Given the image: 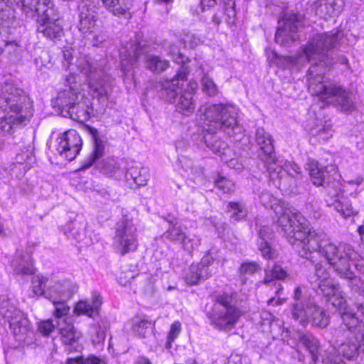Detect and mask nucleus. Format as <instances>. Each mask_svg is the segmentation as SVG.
Here are the masks:
<instances>
[{
    "label": "nucleus",
    "mask_w": 364,
    "mask_h": 364,
    "mask_svg": "<svg viewBox=\"0 0 364 364\" xmlns=\"http://www.w3.org/2000/svg\"><path fill=\"white\" fill-rule=\"evenodd\" d=\"M104 5L114 16H124L129 18L130 2L129 0H102Z\"/></svg>",
    "instance_id": "a19ab883"
},
{
    "label": "nucleus",
    "mask_w": 364,
    "mask_h": 364,
    "mask_svg": "<svg viewBox=\"0 0 364 364\" xmlns=\"http://www.w3.org/2000/svg\"><path fill=\"white\" fill-rule=\"evenodd\" d=\"M55 306V316L58 318H63L66 316L70 311V307L66 304L67 299H61L60 298L55 297L53 295L52 299H49Z\"/></svg>",
    "instance_id": "3c124183"
},
{
    "label": "nucleus",
    "mask_w": 364,
    "mask_h": 364,
    "mask_svg": "<svg viewBox=\"0 0 364 364\" xmlns=\"http://www.w3.org/2000/svg\"><path fill=\"white\" fill-rule=\"evenodd\" d=\"M261 267L256 262H245L240 267V274L243 283L246 282V276L254 274L260 270Z\"/></svg>",
    "instance_id": "603ef678"
},
{
    "label": "nucleus",
    "mask_w": 364,
    "mask_h": 364,
    "mask_svg": "<svg viewBox=\"0 0 364 364\" xmlns=\"http://www.w3.org/2000/svg\"><path fill=\"white\" fill-rule=\"evenodd\" d=\"M60 334L65 351L70 353L80 350L79 339L81 333L75 328L72 323L64 321L60 327Z\"/></svg>",
    "instance_id": "412c9836"
},
{
    "label": "nucleus",
    "mask_w": 364,
    "mask_h": 364,
    "mask_svg": "<svg viewBox=\"0 0 364 364\" xmlns=\"http://www.w3.org/2000/svg\"><path fill=\"white\" fill-rule=\"evenodd\" d=\"M126 177L127 179L132 178L139 186H145L149 178V168L139 166H131L127 171Z\"/></svg>",
    "instance_id": "37998d69"
},
{
    "label": "nucleus",
    "mask_w": 364,
    "mask_h": 364,
    "mask_svg": "<svg viewBox=\"0 0 364 364\" xmlns=\"http://www.w3.org/2000/svg\"><path fill=\"white\" fill-rule=\"evenodd\" d=\"M54 329V325L51 321H44L39 323L38 331L44 336L49 335Z\"/></svg>",
    "instance_id": "0e129e2a"
},
{
    "label": "nucleus",
    "mask_w": 364,
    "mask_h": 364,
    "mask_svg": "<svg viewBox=\"0 0 364 364\" xmlns=\"http://www.w3.org/2000/svg\"><path fill=\"white\" fill-rule=\"evenodd\" d=\"M343 327L341 326L339 330L336 331V336L343 333L344 336H349L350 334L355 336V339L360 343V349L364 351V322L357 318L354 314L346 312L342 316Z\"/></svg>",
    "instance_id": "dca6fc26"
},
{
    "label": "nucleus",
    "mask_w": 364,
    "mask_h": 364,
    "mask_svg": "<svg viewBox=\"0 0 364 364\" xmlns=\"http://www.w3.org/2000/svg\"><path fill=\"white\" fill-rule=\"evenodd\" d=\"M330 302L333 306L342 309L345 308L346 306V299L343 295V291L340 289L338 292H336L335 295H333V298L331 301H328Z\"/></svg>",
    "instance_id": "e2e57ef3"
},
{
    "label": "nucleus",
    "mask_w": 364,
    "mask_h": 364,
    "mask_svg": "<svg viewBox=\"0 0 364 364\" xmlns=\"http://www.w3.org/2000/svg\"><path fill=\"white\" fill-rule=\"evenodd\" d=\"M14 272L19 275H31L34 273L31 255L28 253L17 252L11 262Z\"/></svg>",
    "instance_id": "cd10ccee"
},
{
    "label": "nucleus",
    "mask_w": 364,
    "mask_h": 364,
    "mask_svg": "<svg viewBox=\"0 0 364 364\" xmlns=\"http://www.w3.org/2000/svg\"><path fill=\"white\" fill-rule=\"evenodd\" d=\"M136 232V228L131 220L123 218L117 223L113 245L121 255L136 249L138 243Z\"/></svg>",
    "instance_id": "1a4fd4ad"
},
{
    "label": "nucleus",
    "mask_w": 364,
    "mask_h": 364,
    "mask_svg": "<svg viewBox=\"0 0 364 364\" xmlns=\"http://www.w3.org/2000/svg\"><path fill=\"white\" fill-rule=\"evenodd\" d=\"M316 291L317 294L323 296L326 301H331L333 295L341 289L340 284L334 283L331 278L320 281L316 283Z\"/></svg>",
    "instance_id": "79ce46f5"
},
{
    "label": "nucleus",
    "mask_w": 364,
    "mask_h": 364,
    "mask_svg": "<svg viewBox=\"0 0 364 364\" xmlns=\"http://www.w3.org/2000/svg\"><path fill=\"white\" fill-rule=\"evenodd\" d=\"M338 329L335 330V331ZM334 336L336 338V344L338 346V352L342 354L343 357L348 360H352L355 358L358 354V350L360 348V343L355 339L353 334H350L349 336H344L343 333L339 334V337L336 336L334 332Z\"/></svg>",
    "instance_id": "5701e85b"
},
{
    "label": "nucleus",
    "mask_w": 364,
    "mask_h": 364,
    "mask_svg": "<svg viewBox=\"0 0 364 364\" xmlns=\"http://www.w3.org/2000/svg\"><path fill=\"white\" fill-rule=\"evenodd\" d=\"M87 129L94 141V149L92 154L82 161L81 166L82 170L87 169L94 164H97L98 160L102 157L105 151L104 143L103 141L99 138L97 129L91 127H88Z\"/></svg>",
    "instance_id": "393cba45"
},
{
    "label": "nucleus",
    "mask_w": 364,
    "mask_h": 364,
    "mask_svg": "<svg viewBox=\"0 0 364 364\" xmlns=\"http://www.w3.org/2000/svg\"><path fill=\"white\" fill-rule=\"evenodd\" d=\"M85 228L86 223L83 220L75 219L65 225L63 232L68 238L80 242L85 237Z\"/></svg>",
    "instance_id": "72a5a7b5"
},
{
    "label": "nucleus",
    "mask_w": 364,
    "mask_h": 364,
    "mask_svg": "<svg viewBox=\"0 0 364 364\" xmlns=\"http://www.w3.org/2000/svg\"><path fill=\"white\" fill-rule=\"evenodd\" d=\"M216 0H200V5L201 11L205 12L206 9H210L216 5Z\"/></svg>",
    "instance_id": "338daca9"
},
{
    "label": "nucleus",
    "mask_w": 364,
    "mask_h": 364,
    "mask_svg": "<svg viewBox=\"0 0 364 364\" xmlns=\"http://www.w3.org/2000/svg\"><path fill=\"white\" fill-rule=\"evenodd\" d=\"M276 161L272 164L264 163L269 171V180L276 188L286 191L291 186L294 179L285 169L277 165Z\"/></svg>",
    "instance_id": "4be33fe9"
},
{
    "label": "nucleus",
    "mask_w": 364,
    "mask_h": 364,
    "mask_svg": "<svg viewBox=\"0 0 364 364\" xmlns=\"http://www.w3.org/2000/svg\"><path fill=\"white\" fill-rule=\"evenodd\" d=\"M191 90H183L180 92V96L178 95L176 97V108L178 112L184 115H189L193 113L196 108L195 101L193 100V91L196 89V83L190 84Z\"/></svg>",
    "instance_id": "b1692460"
},
{
    "label": "nucleus",
    "mask_w": 364,
    "mask_h": 364,
    "mask_svg": "<svg viewBox=\"0 0 364 364\" xmlns=\"http://www.w3.org/2000/svg\"><path fill=\"white\" fill-rule=\"evenodd\" d=\"M169 228L164 233V238L173 242H181L186 235L182 227L177 223H173V221H169Z\"/></svg>",
    "instance_id": "09e8293b"
},
{
    "label": "nucleus",
    "mask_w": 364,
    "mask_h": 364,
    "mask_svg": "<svg viewBox=\"0 0 364 364\" xmlns=\"http://www.w3.org/2000/svg\"><path fill=\"white\" fill-rule=\"evenodd\" d=\"M213 258L209 255L203 257L200 262L192 264L184 272V280L188 285H197L207 279L211 275L209 266L213 263Z\"/></svg>",
    "instance_id": "f3484780"
},
{
    "label": "nucleus",
    "mask_w": 364,
    "mask_h": 364,
    "mask_svg": "<svg viewBox=\"0 0 364 364\" xmlns=\"http://www.w3.org/2000/svg\"><path fill=\"white\" fill-rule=\"evenodd\" d=\"M258 232L257 240L258 249L262 255L265 258H272L274 257V251L270 245V240L273 238V231L267 225L261 226Z\"/></svg>",
    "instance_id": "c85d7f7f"
},
{
    "label": "nucleus",
    "mask_w": 364,
    "mask_h": 364,
    "mask_svg": "<svg viewBox=\"0 0 364 364\" xmlns=\"http://www.w3.org/2000/svg\"><path fill=\"white\" fill-rule=\"evenodd\" d=\"M299 341L310 353L312 361L316 363L320 355V342L311 333H301L299 336Z\"/></svg>",
    "instance_id": "c9c22d12"
},
{
    "label": "nucleus",
    "mask_w": 364,
    "mask_h": 364,
    "mask_svg": "<svg viewBox=\"0 0 364 364\" xmlns=\"http://www.w3.org/2000/svg\"><path fill=\"white\" fill-rule=\"evenodd\" d=\"M339 252L333 262L332 269L336 272L338 267L347 265L350 271H353L351 264L357 272L364 274V258L355 250L354 247L346 242H340Z\"/></svg>",
    "instance_id": "ddd939ff"
},
{
    "label": "nucleus",
    "mask_w": 364,
    "mask_h": 364,
    "mask_svg": "<svg viewBox=\"0 0 364 364\" xmlns=\"http://www.w3.org/2000/svg\"><path fill=\"white\" fill-rule=\"evenodd\" d=\"M102 304L100 294L96 291L92 294V301H80L76 304L74 311L77 314H85L91 317L94 313H97Z\"/></svg>",
    "instance_id": "2f4dec72"
},
{
    "label": "nucleus",
    "mask_w": 364,
    "mask_h": 364,
    "mask_svg": "<svg viewBox=\"0 0 364 364\" xmlns=\"http://www.w3.org/2000/svg\"><path fill=\"white\" fill-rule=\"evenodd\" d=\"M152 323L147 319H141L133 325L134 332L140 338H145L151 328Z\"/></svg>",
    "instance_id": "6e6d98bb"
},
{
    "label": "nucleus",
    "mask_w": 364,
    "mask_h": 364,
    "mask_svg": "<svg viewBox=\"0 0 364 364\" xmlns=\"http://www.w3.org/2000/svg\"><path fill=\"white\" fill-rule=\"evenodd\" d=\"M149 47L146 44L137 43L133 50L129 52L128 57L121 55V65L123 70L127 69L128 66H137L138 63L141 61L144 66L153 73L159 74L164 72L169 66V62L158 55L149 53Z\"/></svg>",
    "instance_id": "423d86ee"
},
{
    "label": "nucleus",
    "mask_w": 364,
    "mask_h": 364,
    "mask_svg": "<svg viewBox=\"0 0 364 364\" xmlns=\"http://www.w3.org/2000/svg\"><path fill=\"white\" fill-rule=\"evenodd\" d=\"M330 278L331 274L327 269L321 263L318 262L314 265V274L309 275L308 279L313 284Z\"/></svg>",
    "instance_id": "8fccbe9b"
},
{
    "label": "nucleus",
    "mask_w": 364,
    "mask_h": 364,
    "mask_svg": "<svg viewBox=\"0 0 364 364\" xmlns=\"http://www.w3.org/2000/svg\"><path fill=\"white\" fill-rule=\"evenodd\" d=\"M233 294L223 293L215 297V302L206 316L215 329L229 331L235 328L243 311L232 304Z\"/></svg>",
    "instance_id": "39448f33"
},
{
    "label": "nucleus",
    "mask_w": 364,
    "mask_h": 364,
    "mask_svg": "<svg viewBox=\"0 0 364 364\" xmlns=\"http://www.w3.org/2000/svg\"><path fill=\"white\" fill-rule=\"evenodd\" d=\"M82 145V139L77 131L70 129L57 139L56 149L60 156L72 161L80 153Z\"/></svg>",
    "instance_id": "4468645a"
},
{
    "label": "nucleus",
    "mask_w": 364,
    "mask_h": 364,
    "mask_svg": "<svg viewBox=\"0 0 364 364\" xmlns=\"http://www.w3.org/2000/svg\"><path fill=\"white\" fill-rule=\"evenodd\" d=\"M294 303L291 304L290 313L291 317L295 321L303 327H306L309 323V317L306 309L307 304L313 301L309 299H304L302 290L300 287H297L294 291Z\"/></svg>",
    "instance_id": "aec40b11"
},
{
    "label": "nucleus",
    "mask_w": 364,
    "mask_h": 364,
    "mask_svg": "<svg viewBox=\"0 0 364 364\" xmlns=\"http://www.w3.org/2000/svg\"><path fill=\"white\" fill-rule=\"evenodd\" d=\"M203 139L206 146L214 154L218 155L221 160L230 166L233 162L234 153L228 144L215 135V132H206Z\"/></svg>",
    "instance_id": "6ab92c4d"
},
{
    "label": "nucleus",
    "mask_w": 364,
    "mask_h": 364,
    "mask_svg": "<svg viewBox=\"0 0 364 364\" xmlns=\"http://www.w3.org/2000/svg\"><path fill=\"white\" fill-rule=\"evenodd\" d=\"M97 15L93 6L86 4L79 6V23L77 28L88 43L93 46H98L105 41L106 35L100 31L97 23Z\"/></svg>",
    "instance_id": "0eeeda50"
},
{
    "label": "nucleus",
    "mask_w": 364,
    "mask_h": 364,
    "mask_svg": "<svg viewBox=\"0 0 364 364\" xmlns=\"http://www.w3.org/2000/svg\"><path fill=\"white\" fill-rule=\"evenodd\" d=\"M190 70L188 66L183 65L173 79L157 82L155 87L159 92V97L167 102H175L178 90H180L179 82L187 80V76Z\"/></svg>",
    "instance_id": "2eb2a0df"
},
{
    "label": "nucleus",
    "mask_w": 364,
    "mask_h": 364,
    "mask_svg": "<svg viewBox=\"0 0 364 364\" xmlns=\"http://www.w3.org/2000/svg\"><path fill=\"white\" fill-rule=\"evenodd\" d=\"M48 282V278L37 275L32 279V292L33 296H43L48 299H52L53 297L52 291V284L50 283L46 287V283Z\"/></svg>",
    "instance_id": "4c0bfd02"
},
{
    "label": "nucleus",
    "mask_w": 364,
    "mask_h": 364,
    "mask_svg": "<svg viewBox=\"0 0 364 364\" xmlns=\"http://www.w3.org/2000/svg\"><path fill=\"white\" fill-rule=\"evenodd\" d=\"M255 140L259 149L257 156L264 163L272 164L276 161L273 139L264 128L258 127L255 131Z\"/></svg>",
    "instance_id": "a211bd4d"
},
{
    "label": "nucleus",
    "mask_w": 364,
    "mask_h": 364,
    "mask_svg": "<svg viewBox=\"0 0 364 364\" xmlns=\"http://www.w3.org/2000/svg\"><path fill=\"white\" fill-rule=\"evenodd\" d=\"M306 168L309 171L312 183L316 186H326L329 196H338L341 187L338 182L331 181V172L336 173L334 166H324L318 161L308 159Z\"/></svg>",
    "instance_id": "6e6552de"
},
{
    "label": "nucleus",
    "mask_w": 364,
    "mask_h": 364,
    "mask_svg": "<svg viewBox=\"0 0 364 364\" xmlns=\"http://www.w3.org/2000/svg\"><path fill=\"white\" fill-rule=\"evenodd\" d=\"M341 193V191L339 194ZM332 198H334V196H330ZM336 198L335 199V201L333 204L331 205H333L335 209L340 213L345 218L351 216L355 213V211L351 205V204L349 203V201L342 197L341 200L340 199V195L338 196H335Z\"/></svg>",
    "instance_id": "de8ad7c7"
},
{
    "label": "nucleus",
    "mask_w": 364,
    "mask_h": 364,
    "mask_svg": "<svg viewBox=\"0 0 364 364\" xmlns=\"http://www.w3.org/2000/svg\"><path fill=\"white\" fill-rule=\"evenodd\" d=\"M338 40V33H320L310 39L304 47V55L311 63L308 70V89L324 104L349 112L354 109V103L348 92L342 86L325 80L323 76L328 68L334 63L331 53Z\"/></svg>",
    "instance_id": "f257e3e1"
},
{
    "label": "nucleus",
    "mask_w": 364,
    "mask_h": 364,
    "mask_svg": "<svg viewBox=\"0 0 364 364\" xmlns=\"http://www.w3.org/2000/svg\"><path fill=\"white\" fill-rule=\"evenodd\" d=\"M183 248L191 253L194 250H196L200 244V239L195 235H186L184 238L182 240L181 242Z\"/></svg>",
    "instance_id": "4d7b16f0"
},
{
    "label": "nucleus",
    "mask_w": 364,
    "mask_h": 364,
    "mask_svg": "<svg viewBox=\"0 0 364 364\" xmlns=\"http://www.w3.org/2000/svg\"><path fill=\"white\" fill-rule=\"evenodd\" d=\"M200 111L203 113L206 132H216L220 129L230 136L242 132L237 121V110L232 105L211 104Z\"/></svg>",
    "instance_id": "20e7f679"
},
{
    "label": "nucleus",
    "mask_w": 364,
    "mask_h": 364,
    "mask_svg": "<svg viewBox=\"0 0 364 364\" xmlns=\"http://www.w3.org/2000/svg\"><path fill=\"white\" fill-rule=\"evenodd\" d=\"M259 200H260V203L264 207L269 206L272 209L274 210L276 215L277 216V224H278V220L279 219V217L282 215V213H277V210H279V208H281L282 210V211H284L287 209H294L293 207L285 206L284 203H279L277 204V199L275 198H274L273 196L267 191L262 192L259 195Z\"/></svg>",
    "instance_id": "a18cd8bd"
},
{
    "label": "nucleus",
    "mask_w": 364,
    "mask_h": 364,
    "mask_svg": "<svg viewBox=\"0 0 364 364\" xmlns=\"http://www.w3.org/2000/svg\"><path fill=\"white\" fill-rule=\"evenodd\" d=\"M334 272L339 278L348 282V287L353 296L357 299L355 305L358 311L364 318V280L356 275L353 271H350L347 265L337 266L336 272Z\"/></svg>",
    "instance_id": "f8f14e48"
},
{
    "label": "nucleus",
    "mask_w": 364,
    "mask_h": 364,
    "mask_svg": "<svg viewBox=\"0 0 364 364\" xmlns=\"http://www.w3.org/2000/svg\"><path fill=\"white\" fill-rule=\"evenodd\" d=\"M78 93L72 87L68 90L59 92L54 102V106L58 107L62 112L68 113L78 100Z\"/></svg>",
    "instance_id": "7c9ffc66"
},
{
    "label": "nucleus",
    "mask_w": 364,
    "mask_h": 364,
    "mask_svg": "<svg viewBox=\"0 0 364 364\" xmlns=\"http://www.w3.org/2000/svg\"><path fill=\"white\" fill-rule=\"evenodd\" d=\"M43 0H14V9H19L26 18L36 16L38 6Z\"/></svg>",
    "instance_id": "ea45409f"
},
{
    "label": "nucleus",
    "mask_w": 364,
    "mask_h": 364,
    "mask_svg": "<svg viewBox=\"0 0 364 364\" xmlns=\"http://www.w3.org/2000/svg\"><path fill=\"white\" fill-rule=\"evenodd\" d=\"M332 127L330 124L317 126L311 130L314 135L318 136L323 140H328L332 136Z\"/></svg>",
    "instance_id": "052dcab7"
},
{
    "label": "nucleus",
    "mask_w": 364,
    "mask_h": 364,
    "mask_svg": "<svg viewBox=\"0 0 364 364\" xmlns=\"http://www.w3.org/2000/svg\"><path fill=\"white\" fill-rule=\"evenodd\" d=\"M37 24L60 20V13L55 5L50 0H43L36 13Z\"/></svg>",
    "instance_id": "a878e982"
},
{
    "label": "nucleus",
    "mask_w": 364,
    "mask_h": 364,
    "mask_svg": "<svg viewBox=\"0 0 364 364\" xmlns=\"http://www.w3.org/2000/svg\"><path fill=\"white\" fill-rule=\"evenodd\" d=\"M227 213L229 215L230 220L232 222H237L245 219L248 210L246 205L242 202L230 201L226 208Z\"/></svg>",
    "instance_id": "c03bdc74"
},
{
    "label": "nucleus",
    "mask_w": 364,
    "mask_h": 364,
    "mask_svg": "<svg viewBox=\"0 0 364 364\" xmlns=\"http://www.w3.org/2000/svg\"><path fill=\"white\" fill-rule=\"evenodd\" d=\"M73 120L85 122L90 118L89 107L84 103L76 102L67 113Z\"/></svg>",
    "instance_id": "49530a36"
},
{
    "label": "nucleus",
    "mask_w": 364,
    "mask_h": 364,
    "mask_svg": "<svg viewBox=\"0 0 364 364\" xmlns=\"http://www.w3.org/2000/svg\"><path fill=\"white\" fill-rule=\"evenodd\" d=\"M1 313L9 323L10 328L16 341H24L31 331L29 321L25 314L15 306L2 305Z\"/></svg>",
    "instance_id": "9d476101"
},
{
    "label": "nucleus",
    "mask_w": 364,
    "mask_h": 364,
    "mask_svg": "<svg viewBox=\"0 0 364 364\" xmlns=\"http://www.w3.org/2000/svg\"><path fill=\"white\" fill-rule=\"evenodd\" d=\"M51 288L53 294L61 299H70L78 289V287L68 279L63 280L61 282H54Z\"/></svg>",
    "instance_id": "f704fd0d"
},
{
    "label": "nucleus",
    "mask_w": 364,
    "mask_h": 364,
    "mask_svg": "<svg viewBox=\"0 0 364 364\" xmlns=\"http://www.w3.org/2000/svg\"><path fill=\"white\" fill-rule=\"evenodd\" d=\"M37 31L53 42L61 41L64 36V29L60 20L37 24Z\"/></svg>",
    "instance_id": "bb28decb"
},
{
    "label": "nucleus",
    "mask_w": 364,
    "mask_h": 364,
    "mask_svg": "<svg viewBox=\"0 0 364 364\" xmlns=\"http://www.w3.org/2000/svg\"><path fill=\"white\" fill-rule=\"evenodd\" d=\"M99 168L102 173L107 175H112L117 170L114 160L103 161L102 162V166Z\"/></svg>",
    "instance_id": "680f3d73"
},
{
    "label": "nucleus",
    "mask_w": 364,
    "mask_h": 364,
    "mask_svg": "<svg viewBox=\"0 0 364 364\" xmlns=\"http://www.w3.org/2000/svg\"><path fill=\"white\" fill-rule=\"evenodd\" d=\"M309 317V322L311 321L315 327L324 328L329 324V316L325 310L319 307L315 302L307 304L306 308Z\"/></svg>",
    "instance_id": "c756f323"
},
{
    "label": "nucleus",
    "mask_w": 364,
    "mask_h": 364,
    "mask_svg": "<svg viewBox=\"0 0 364 364\" xmlns=\"http://www.w3.org/2000/svg\"><path fill=\"white\" fill-rule=\"evenodd\" d=\"M202 90L209 97H214L218 93V88L213 80L207 75L201 79Z\"/></svg>",
    "instance_id": "5fc2aeb1"
},
{
    "label": "nucleus",
    "mask_w": 364,
    "mask_h": 364,
    "mask_svg": "<svg viewBox=\"0 0 364 364\" xmlns=\"http://www.w3.org/2000/svg\"><path fill=\"white\" fill-rule=\"evenodd\" d=\"M84 364H106V362L102 358L90 355L85 359Z\"/></svg>",
    "instance_id": "774afa93"
},
{
    "label": "nucleus",
    "mask_w": 364,
    "mask_h": 364,
    "mask_svg": "<svg viewBox=\"0 0 364 364\" xmlns=\"http://www.w3.org/2000/svg\"><path fill=\"white\" fill-rule=\"evenodd\" d=\"M225 14L227 16V23L228 24H235V18L236 16V11L235 7H229L224 8Z\"/></svg>",
    "instance_id": "69168bd1"
},
{
    "label": "nucleus",
    "mask_w": 364,
    "mask_h": 364,
    "mask_svg": "<svg viewBox=\"0 0 364 364\" xmlns=\"http://www.w3.org/2000/svg\"><path fill=\"white\" fill-rule=\"evenodd\" d=\"M303 16L298 13H286L279 21L275 41L282 46H287L297 39L296 33L301 26Z\"/></svg>",
    "instance_id": "9b49d317"
},
{
    "label": "nucleus",
    "mask_w": 364,
    "mask_h": 364,
    "mask_svg": "<svg viewBox=\"0 0 364 364\" xmlns=\"http://www.w3.org/2000/svg\"><path fill=\"white\" fill-rule=\"evenodd\" d=\"M77 67L81 73L88 76L89 79H90V77H95L100 73H102V70H97L92 62L86 58L80 59Z\"/></svg>",
    "instance_id": "864d4df0"
},
{
    "label": "nucleus",
    "mask_w": 364,
    "mask_h": 364,
    "mask_svg": "<svg viewBox=\"0 0 364 364\" xmlns=\"http://www.w3.org/2000/svg\"><path fill=\"white\" fill-rule=\"evenodd\" d=\"M343 0H318L315 2V6L322 14L328 16L338 15L343 7Z\"/></svg>",
    "instance_id": "e433bc0d"
},
{
    "label": "nucleus",
    "mask_w": 364,
    "mask_h": 364,
    "mask_svg": "<svg viewBox=\"0 0 364 364\" xmlns=\"http://www.w3.org/2000/svg\"><path fill=\"white\" fill-rule=\"evenodd\" d=\"M3 99L6 102L5 109L9 115L1 119L0 129L10 132L15 126L21 124L33 115L32 102L22 90L6 85Z\"/></svg>",
    "instance_id": "7ed1b4c3"
},
{
    "label": "nucleus",
    "mask_w": 364,
    "mask_h": 364,
    "mask_svg": "<svg viewBox=\"0 0 364 364\" xmlns=\"http://www.w3.org/2000/svg\"><path fill=\"white\" fill-rule=\"evenodd\" d=\"M89 87L95 96L108 99L110 92V81L107 77H102V72L89 79Z\"/></svg>",
    "instance_id": "473e14b6"
},
{
    "label": "nucleus",
    "mask_w": 364,
    "mask_h": 364,
    "mask_svg": "<svg viewBox=\"0 0 364 364\" xmlns=\"http://www.w3.org/2000/svg\"><path fill=\"white\" fill-rule=\"evenodd\" d=\"M181 331V325L179 321L173 322L170 328L167 336L166 348H171L172 343L178 337Z\"/></svg>",
    "instance_id": "13d9d810"
},
{
    "label": "nucleus",
    "mask_w": 364,
    "mask_h": 364,
    "mask_svg": "<svg viewBox=\"0 0 364 364\" xmlns=\"http://www.w3.org/2000/svg\"><path fill=\"white\" fill-rule=\"evenodd\" d=\"M216 187L225 193H230L235 190V183L230 179L218 176L215 181Z\"/></svg>",
    "instance_id": "bf43d9fd"
},
{
    "label": "nucleus",
    "mask_w": 364,
    "mask_h": 364,
    "mask_svg": "<svg viewBox=\"0 0 364 364\" xmlns=\"http://www.w3.org/2000/svg\"><path fill=\"white\" fill-rule=\"evenodd\" d=\"M289 277L287 272L279 264H268L264 268V277L262 283L268 284L276 280L284 281Z\"/></svg>",
    "instance_id": "58836bf2"
},
{
    "label": "nucleus",
    "mask_w": 364,
    "mask_h": 364,
    "mask_svg": "<svg viewBox=\"0 0 364 364\" xmlns=\"http://www.w3.org/2000/svg\"><path fill=\"white\" fill-rule=\"evenodd\" d=\"M277 213H282L278 220L282 234L300 257L309 259L314 252H319L332 267L340 250V243L336 245L324 232L309 229L305 218L296 209L282 211L279 208Z\"/></svg>",
    "instance_id": "f03ea898"
}]
</instances>
